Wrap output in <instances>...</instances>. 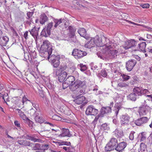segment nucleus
I'll use <instances>...</instances> for the list:
<instances>
[{"mask_svg": "<svg viewBox=\"0 0 152 152\" xmlns=\"http://www.w3.org/2000/svg\"><path fill=\"white\" fill-rule=\"evenodd\" d=\"M118 143V140L115 137L110 138L109 142L106 144L105 147L106 151H110L115 150Z\"/></svg>", "mask_w": 152, "mask_h": 152, "instance_id": "nucleus-3", "label": "nucleus"}, {"mask_svg": "<svg viewBox=\"0 0 152 152\" xmlns=\"http://www.w3.org/2000/svg\"><path fill=\"white\" fill-rule=\"evenodd\" d=\"M120 123L122 126H127L129 125L130 117L127 114H125L121 116Z\"/></svg>", "mask_w": 152, "mask_h": 152, "instance_id": "nucleus-11", "label": "nucleus"}, {"mask_svg": "<svg viewBox=\"0 0 152 152\" xmlns=\"http://www.w3.org/2000/svg\"><path fill=\"white\" fill-rule=\"evenodd\" d=\"M135 133V132L133 131L131 132L130 133L129 136V138L130 140H132L134 139V134Z\"/></svg>", "mask_w": 152, "mask_h": 152, "instance_id": "nucleus-53", "label": "nucleus"}, {"mask_svg": "<svg viewBox=\"0 0 152 152\" xmlns=\"http://www.w3.org/2000/svg\"><path fill=\"white\" fill-rule=\"evenodd\" d=\"M121 108V105L120 104L117 103L114 107V109L113 111L115 112V114L116 116H117L118 113L120 110Z\"/></svg>", "mask_w": 152, "mask_h": 152, "instance_id": "nucleus-30", "label": "nucleus"}, {"mask_svg": "<svg viewBox=\"0 0 152 152\" xmlns=\"http://www.w3.org/2000/svg\"><path fill=\"white\" fill-rule=\"evenodd\" d=\"M146 137L144 135L142 134L141 137L140 141H144L146 139Z\"/></svg>", "mask_w": 152, "mask_h": 152, "instance_id": "nucleus-64", "label": "nucleus"}, {"mask_svg": "<svg viewBox=\"0 0 152 152\" xmlns=\"http://www.w3.org/2000/svg\"><path fill=\"white\" fill-rule=\"evenodd\" d=\"M32 106L36 109L37 110H38L39 105L34 102H32Z\"/></svg>", "mask_w": 152, "mask_h": 152, "instance_id": "nucleus-59", "label": "nucleus"}, {"mask_svg": "<svg viewBox=\"0 0 152 152\" xmlns=\"http://www.w3.org/2000/svg\"><path fill=\"white\" fill-rule=\"evenodd\" d=\"M36 122L41 124L45 122V120L41 116H39L38 117L34 118Z\"/></svg>", "mask_w": 152, "mask_h": 152, "instance_id": "nucleus-36", "label": "nucleus"}, {"mask_svg": "<svg viewBox=\"0 0 152 152\" xmlns=\"http://www.w3.org/2000/svg\"><path fill=\"white\" fill-rule=\"evenodd\" d=\"M122 77L124 80H127L129 79L130 77L129 76L125 75H123Z\"/></svg>", "mask_w": 152, "mask_h": 152, "instance_id": "nucleus-56", "label": "nucleus"}, {"mask_svg": "<svg viewBox=\"0 0 152 152\" xmlns=\"http://www.w3.org/2000/svg\"><path fill=\"white\" fill-rule=\"evenodd\" d=\"M56 75L58 76V80L60 82H63L64 81L66 77L67 74L66 72L62 70L60 68L58 69L56 72Z\"/></svg>", "mask_w": 152, "mask_h": 152, "instance_id": "nucleus-7", "label": "nucleus"}, {"mask_svg": "<svg viewBox=\"0 0 152 152\" xmlns=\"http://www.w3.org/2000/svg\"><path fill=\"white\" fill-rule=\"evenodd\" d=\"M25 137L26 139L31 140L34 142H40L41 141L40 139L37 138L38 136L36 134L26 135Z\"/></svg>", "mask_w": 152, "mask_h": 152, "instance_id": "nucleus-17", "label": "nucleus"}, {"mask_svg": "<svg viewBox=\"0 0 152 152\" xmlns=\"http://www.w3.org/2000/svg\"><path fill=\"white\" fill-rule=\"evenodd\" d=\"M41 35L42 36L45 37H47L50 35H48L45 28H43L41 32Z\"/></svg>", "mask_w": 152, "mask_h": 152, "instance_id": "nucleus-45", "label": "nucleus"}, {"mask_svg": "<svg viewBox=\"0 0 152 152\" xmlns=\"http://www.w3.org/2000/svg\"><path fill=\"white\" fill-rule=\"evenodd\" d=\"M16 110L18 111V113L20 117L23 120L26 121L27 122L28 121L29 123H30V122H31V121L26 117V115H25L24 112L20 110L17 109H16Z\"/></svg>", "mask_w": 152, "mask_h": 152, "instance_id": "nucleus-24", "label": "nucleus"}, {"mask_svg": "<svg viewBox=\"0 0 152 152\" xmlns=\"http://www.w3.org/2000/svg\"><path fill=\"white\" fill-rule=\"evenodd\" d=\"M100 112V113L99 114L100 115H102L106 113L104 107H102V108Z\"/></svg>", "mask_w": 152, "mask_h": 152, "instance_id": "nucleus-60", "label": "nucleus"}, {"mask_svg": "<svg viewBox=\"0 0 152 152\" xmlns=\"http://www.w3.org/2000/svg\"><path fill=\"white\" fill-rule=\"evenodd\" d=\"M56 144L58 146L63 145L69 146L71 145V143L70 142L63 141L61 142H57Z\"/></svg>", "mask_w": 152, "mask_h": 152, "instance_id": "nucleus-39", "label": "nucleus"}, {"mask_svg": "<svg viewBox=\"0 0 152 152\" xmlns=\"http://www.w3.org/2000/svg\"><path fill=\"white\" fill-rule=\"evenodd\" d=\"M85 112L86 114L87 115L95 116L98 113V111L97 109L95 108L94 106L90 105L86 108Z\"/></svg>", "mask_w": 152, "mask_h": 152, "instance_id": "nucleus-10", "label": "nucleus"}, {"mask_svg": "<svg viewBox=\"0 0 152 152\" xmlns=\"http://www.w3.org/2000/svg\"><path fill=\"white\" fill-rule=\"evenodd\" d=\"M136 87L134 88L133 90V92L128 96V98L132 101H135L137 98H139L140 95Z\"/></svg>", "mask_w": 152, "mask_h": 152, "instance_id": "nucleus-12", "label": "nucleus"}, {"mask_svg": "<svg viewBox=\"0 0 152 152\" xmlns=\"http://www.w3.org/2000/svg\"><path fill=\"white\" fill-rule=\"evenodd\" d=\"M40 50L43 57H46L51 54L52 48L50 42L48 40H44L40 48Z\"/></svg>", "mask_w": 152, "mask_h": 152, "instance_id": "nucleus-1", "label": "nucleus"}, {"mask_svg": "<svg viewBox=\"0 0 152 152\" xmlns=\"http://www.w3.org/2000/svg\"><path fill=\"white\" fill-rule=\"evenodd\" d=\"M145 144L142 143L140 144V148L139 149V152H148Z\"/></svg>", "mask_w": 152, "mask_h": 152, "instance_id": "nucleus-33", "label": "nucleus"}, {"mask_svg": "<svg viewBox=\"0 0 152 152\" xmlns=\"http://www.w3.org/2000/svg\"><path fill=\"white\" fill-rule=\"evenodd\" d=\"M5 134L7 136V137L9 138H11L12 139V140H14L15 139V138H14L12 137H11V136L9 135L8 134V131L7 130L5 132Z\"/></svg>", "mask_w": 152, "mask_h": 152, "instance_id": "nucleus-61", "label": "nucleus"}, {"mask_svg": "<svg viewBox=\"0 0 152 152\" xmlns=\"http://www.w3.org/2000/svg\"><path fill=\"white\" fill-rule=\"evenodd\" d=\"M59 137L67 136L70 137L72 136V134L70 133L68 129L62 128L61 130V133L59 135Z\"/></svg>", "mask_w": 152, "mask_h": 152, "instance_id": "nucleus-19", "label": "nucleus"}, {"mask_svg": "<svg viewBox=\"0 0 152 152\" xmlns=\"http://www.w3.org/2000/svg\"><path fill=\"white\" fill-rule=\"evenodd\" d=\"M74 86H73L74 90L77 89L80 87L85 88L86 86L85 81H82L80 80H76L74 83Z\"/></svg>", "mask_w": 152, "mask_h": 152, "instance_id": "nucleus-15", "label": "nucleus"}, {"mask_svg": "<svg viewBox=\"0 0 152 152\" xmlns=\"http://www.w3.org/2000/svg\"><path fill=\"white\" fill-rule=\"evenodd\" d=\"M3 41L2 42L4 45L6 46L9 40V39L7 36H5L2 37Z\"/></svg>", "mask_w": 152, "mask_h": 152, "instance_id": "nucleus-41", "label": "nucleus"}, {"mask_svg": "<svg viewBox=\"0 0 152 152\" xmlns=\"http://www.w3.org/2000/svg\"><path fill=\"white\" fill-rule=\"evenodd\" d=\"M128 86L127 84L123 82L119 83L118 84V86L121 87H126Z\"/></svg>", "mask_w": 152, "mask_h": 152, "instance_id": "nucleus-51", "label": "nucleus"}, {"mask_svg": "<svg viewBox=\"0 0 152 152\" xmlns=\"http://www.w3.org/2000/svg\"><path fill=\"white\" fill-rule=\"evenodd\" d=\"M68 39H65V40H67L68 41H70L71 42H76V37H75V36H72V35L69 36V38Z\"/></svg>", "mask_w": 152, "mask_h": 152, "instance_id": "nucleus-44", "label": "nucleus"}, {"mask_svg": "<svg viewBox=\"0 0 152 152\" xmlns=\"http://www.w3.org/2000/svg\"><path fill=\"white\" fill-rule=\"evenodd\" d=\"M73 98L75 99L73 101L76 104H82V105L84 106L87 102L86 101V98L83 96L81 95L75 96H73Z\"/></svg>", "mask_w": 152, "mask_h": 152, "instance_id": "nucleus-8", "label": "nucleus"}, {"mask_svg": "<svg viewBox=\"0 0 152 152\" xmlns=\"http://www.w3.org/2000/svg\"><path fill=\"white\" fill-rule=\"evenodd\" d=\"M53 26V23L51 22L49 23L46 27V31L48 35H50L52 28Z\"/></svg>", "mask_w": 152, "mask_h": 152, "instance_id": "nucleus-29", "label": "nucleus"}, {"mask_svg": "<svg viewBox=\"0 0 152 152\" xmlns=\"http://www.w3.org/2000/svg\"><path fill=\"white\" fill-rule=\"evenodd\" d=\"M109 129V128L107 124L106 123H104L102 124L101 126V129L102 130H107Z\"/></svg>", "mask_w": 152, "mask_h": 152, "instance_id": "nucleus-40", "label": "nucleus"}, {"mask_svg": "<svg viewBox=\"0 0 152 152\" xmlns=\"http://www.w3.org/2000/svg\"><path fill=\"white\" fill-rule=\"evenodd\" d=\"M137 44V41L134 39H131L125 41L123 47L125 50H127L132 47H135Z\"/></svg>", "mask_w": 152, "mask_h": 152, "instance_id": "nucleus-9", "label": "nucleus"}, {"mask_svg": "<svg viewBox=\"0 0 152 152\" xmlns=\"http://www.w3.org/2000/svg\"><path fill=\"white\" fill-rule=\"evenodd\" d=\"M18 140L17 142L19 144L26 146H29L30 142V141L23 139L21 137H18Z\"/></svg>", "mask_w": 152, "mask_h": 152, "instance_id": "nucleus-23", "label": "nucleus"}, {"mask_svg": "<svg viewBox=\"0 0 152 152\" xmlns=\"http://www.w3.org/2000/svg\"><path fill=\"white\" fill-rule=\"evenodd\" d=\"M75 78L74 76H70L67 78L66 80L63 83V88L65 89L68 86L73 87L74 86Z\"/></svg>", "mask_w": 152, "mask_h": 152, "instance_id": "nucleus-6", "label": "nucleus"}, {"mask_svg": "<svg viewBox=\"0 0 152 152\" xmlns=\"http://www.w3.org/2000/svg\"><path fill=\"white\" fill-rule=\"evenodd\" d=\"M112 48L111 45H106L102 48V52L106 54H108L107 57L110 59L116 58L118 53L117 50H113Z\"/></svg>", "mask_w": 152, "mask_h": 152, "instance_id": "nucleus-2", "label": "nucleus"}, {"mask_svg": "<svg viewBox=\"0 0 152 152\" xmlns=\"http://www.w3.org/2000/svg\"><path fill=\"white\" fill-rule=\"evenodd\" d=\"M34 8H33L31 10L32 12H27L26 15L27 17H26V19L27 20H30L31 21L33 19V15L34 13Z\"/></svg>", "mask_w": 152, "mask_h": 152, "instance_id": "nucleus-32", "label": "nucleus"}, {"mask_svg": "<svg viewBox=\"0 0 152 152\" xmlns=\"http://www.w3.org/2000/svg\"><path fill=\"white\" fill-rule=\"evenodd\" d=\"M14 124L15 126L18 127L19 129H20V123L18 121H14Z\"/></svg>", "mask_w": 152, "mask_h": 152, "instance_id": "nucleus-57", "label": "nucleus"}, {"mask_svg": "<svg viewBox=\"0 0 152 152\" xmlns=\"http://www.w3.org/2000/svg\"><path fill=\"white\" fill-rule=\"evenodd\" d=\"M51 54L48 55L46 57H44L45 58H47L50 62H52L56 61V60L58 59V60H59L60 58V56L57 55L56 56L55 55H51Z\"/></svg>", "mask_w": 152, "mask_h": 152, "instance_id": "nucleus-20", "label": "nucleus"}, {"mask_svg": "<svg viewBox=\"0 0 152 152\" xmlns=\"http://www.w3.org/2000/svg\"><path fill=\"white\" fill-rule=\"evenodd\" d=\"M48 20V18L47 16L44 13L41 14L39 18V22L40 23L43 25L47 22Z\"/></svg>", "mask_w": 152, "mask_h": 152, "instance_id": "nucleus-21", "label": "nucleus"}, {"mask_svg": "<svg viewBox=\"0 0 152 152\" xmlns=\"http://www.w3.org/2000/svg\"><path fill=\"white\" fill-rule=\"evenodd\" d=\"M140 6L143 8H147L149 7L150 5L148 4H141Z\"/></svg>", "mask_w": 152, "mask_h": 152, "instance_id": "nucleus-54", "label": "nucleus"}, {"mask_svg": "<svg viewBox=\"0 0 152 152\" xmlns=\"http://www.w3.org/2000/svg\"><path fill=\"white\" fill-rule=\"evenodd\" d=\"M28 31H26L24 34L23 37L26 39L28 38Z\"/></svg>", "mask_w": 152, "mask_h": 152, "instance_id": "nucleus-63", "label": "nucleus"}, {"mask_svg": "<svg viewBox=\"0 0 152 152\" xmlns=\"http://www.w3.org/2000/svg\"><path fill=\"white\" fill-rule=\"evenodd\" d=\"M146 44L145 42H142L138 44V47L139 49L143 53H145L146 51L145 49Z\"/></svg>", "mask_w": 152, "mask_h": 152, "instance_id": "nucleus-28", "label": "nucleus"}, {"mask_svg": "<svg viewBox=\"0 0 152 152\" xmlns=\"http://www.w3.org/2000/svg\"><path fill=\"white\" fill-rule=\"evenodd\" d=\"M68 28L69 30V36L72 35V36H75V32L76 31V30L71 26H69L68 27Z\"/></svg>", "mask_w": 152, "mask_h": 152, "instance_id": "nucleus-35", "label": "nucleus"}, {"mask_svg": "<svg viewBox=\"0 0 152 152\" xmlns=\"http://www.w3.org/2000/svg\"><path fill=\"white\" fill-rule=\"evenodd\" d=\"M50 62L53 67L55 68L58 67L60 64L59 60H58V59L56 60V61Z\"/></svg>", "mask_w": 152, "mask_h": 152, "instance_id": "nucleus-38", "label": "nucleus"}, {"mask_svg": "<svg viewBox=\"0 0 152 152\" xmlns=\"http://www.w3.org/2000/svg\"><path fill=\"white\" fill-rule=\"evenodd\" d=\"M127 145V143L123 141L118 143L115 150L118 152H122L124 151Z\"/></svg>", "mask_w": 152, "mask_h": 152, "instance_id": "nucleus-14", "label": "nucleus"}, {"mask_svg": "<svg viewBox=\"0 0 152 152\" xmlns=\"http://www.w3.org/2000/svg\"><path fill=\"white\" fill-rule=\"evenodd\" d=\"M87 39L89 40V41L85 45V48H91L94 47L95 45L97 46H101L102 45H100V43L99 42V39L96 38H91L89 37Z\"/></svg>", "mask_w": 152, "mask_h": 152, "instance_id": "nucleus-4", "label": "nucleus"}, {"mask_svg": "<svg viewBox=\"0 0 152 152\" xmlns=\"http://www.w3.org/2000/svg\"><path fill=\"white\" fill-rule=\"evenodd\" d=\"M22 102L23 103V104H24V103L26 102L27 101H29L30 102V100H28L26 97H25V96H23L22 99Z\"/></svg>", "mask_w": 152, "mask_h": 152, "instance_id": "nucleus-58", "label": "nucleus"}, {"mask_svg": "<svg viewBox=\"0 0 152 152\" xmlns=\"http://www.w3.org/2000/svg\"><path fill=\"white\" fill-rule=\"evenodd\" d=\"M65 21V20L64 19H57L53 18V23H54V25H53V27L54 28H56L57 27V26L59 25L60 24L62 25Z\"/></svg>", "mask_w": 152, "mask_h": 152, "instance_id": "nucleus-22", "label": "nucleus"}, {"mask_svg": "<svg viewBox=\"0 0 152 152\" xmlns=\"http://www.w3.org/2000/svg\"><path fill=\"white\" fill-rule=\"evenodd\" d=\"M149 107L146 105H143L139 109V114L140 117L142 115H145L148 113Z\"/></svg>", "mask_w": 152, "mask_h": 152, "instance_id": "nucleus-16", "label": "nucleus"}, {"mask_svg": "<svg viewBox=\"0 0 152 152\" xmlns=\"http://www.w3.org/2000/svg\"><path fill=\"white\" fill-rule=\"evenodd\" d=\"M143 124L146 123L148 120V118L147 117H143L140 118Z\"/></svg>", "mask_w": 152, "mask_h": 152, "instance_id": "nucleus-52", "label": "nucleus"}, {"mask_svg": "<svg viewBox=\"0 0 152 152\" xmlns=\"http://www.w3.org/2000/svg\"><path fill=\"white\" fill-rule=\"evenodd\" d=\"M115 136L117 138H121L124 136V133L121 130H119L118 129H116L113 132Z\"/></svg>", "mask_w": 152, "mask_h": 152, "instance_id": "nucleus-27", "label": "nucleus"}, {"mask_svg": "<svg viewBox=\"0 0 152 152\" xmlns=\"http://www.w3.org/2000/svg\"><path fill=\"white\" fill-rule=\"evenodd\" d=\"M138 91L139 92V94L140 96L145 94H148L150 92L148 90V88H147L145 89L142 87H136Z\"/></svg>", "mask_w": 152, "mask_h": 152, "instance_id": "nucleus-18", "label": "nucleus"}, {"mask_svg": "<svg viewBox=\"0 0 152 152\" xmlns=\"http://www.w3.org/2000/svg\"><path fill=\"white\" fill-rule=\"evenodd\" d=\"M28 31L30 32V34L34 37H37V36L38 35V32L36 30L35 27H34L31 30H29Z\"/></svg>", "mask_w": 152, "mask_h": 152, "instance_id": "nucleus-31", "label": "nucleus"}, {"mask_svg": "<svg viewBox=\"0 0 152 152\" xmlns=\"http://www.w3.org/2000/svg\"><path fill=\"white\" fill-rule=\"evenodd\" d=\"M79 66L81 71H84L86 70L87 67L86 65H83L82 64H81Z\"/></svg>", "mask_w": 152, "mask_h": 152, "instance_id": "nucleus-47", "label": "nucleus"}, {"mask_svg": "<svg viewBox=\"0 0 152 152\" xmlns=\"http://www.w3.org/2000/svg\"><path fill=\"white\" fill-rule=\"evenodd\" d=\"M100 73L101 75L104 77H106L107 75V73L105 70H102L101 71Z\"/></svg>", "mask_w": 152, "mask_h": 152, "instance_id": "nucleus-50", "label": "nucleus"}, {"mask_svg": "<svg viewBox=\"0 0 152 152\" xmlns=\"http://www.w3.org/2000/svg\"><path fill=\"white\" fill-rule=\"evenodd\" d=\"M77 31L80 36L84 37L86 39H87L89 38V37L86 35V30L84 28H80Z\"/></svg>", "mask_w": 152, "mask_h": 152, "instance_id": "nucleus-25", "label": "nucleus"}, {"mask_svg": "<svg viewBox=\"0 0 152 152\" xmlns=\"http://www.w3.org/2000/svg\"><path fill=\"white\" fill-rule=\"evenodd\" d=\"M53 119L56 120L60 121L61 120V118L57 115H54L52 116Z\"/></svg>", "mask_w": 152, "mask_h": 152, "instance_id": "nucleus-48", "label": "nucleus"}, {"mask_svg": "<svg viewBox=\"0 0 152 152\" xmlns=\"http://www.w3.org/2000/svg\"><path fill=\"white\" fill-rule=\"evenodd\" d=\"M134 123L137 125L138 126H141L142 124H143L140 118L135 121Z\"/></svg>", "mask_w": 152, "mask_h": 152, "instance_id": "nucleus-46", "label": "nucleus"}, {"mask_svg": "<svg viewBox=\"0 0 152 152\" xmlns=\"http://www.w3.org/2000/svg\"><path fill=\"white\" fill-rule=\"evenodd\" d=\"M72 148V147H69L68 148H67L66 147H63V149H64L66 151L67 150H68V151L69 152H70L71 151L70 149L71 148Z\"/></svg>", "mask_w": 152, "mask_h": 152, "instance_id": "nucleus-62", "label": "nucleus"}, {"mask_svg": "<svg viewBox=\"0 0 152 152\" xmlns=\"http://www.w3.org/2000/svg\"><path fill=\"white\" fill-rule=\"evenodd\" d=\"M113 104L114 103L113 102H111L110 103V105L109 107H104L106 113H109L111 112V108L113 107Z\"/></svg>", "mask_w": 152, "mask_h": 152, "instance_id": "nucleus-34", "label": "nucleus"}, {"mask_svg": "<svg viewBox=\"0 0 152 152\" xmlns=\"http://www.w3.org/2000/svg\"><path fill=\"white\" fill-rule=\"evenodd\" d=\"M133 78V80H131L130 82L132 84H133L134 83H136L137 81V78L136 76H134Z\"/></svg>", "mask_w": 152, "mask_h": 152, "instance_id": "nucleus-55", "label": "nucleus"}, {"mask_svg": "<svg viewBox=\"0 0 152 152\" xmlns=\"http://www.w3.org/2000/svg\"><path fill=\"white\" fill-rule=\"evenodd\" d=\"M100 116L101 115L99 114L96 115L95 117L94 120L92 123L91 124L92 125L94 126V128L95 127L97 123V121L99 119Z\"/></svg>", "mask_w": 152, "mask_h": 152, "instance_id": "nucleus-37", "label": "nucleus"}, {"mask_svg": "<svg viewBox=\"0 0 152 152\" xmlns=\"http://www.w3.org/2000/svg\"><path fill=\"white\" fill-rule=\"evenodd\" d=\"M40 110H38L36 111H35L33 114V116L34 117V118L38 117L39 116V115H41V113L40 111Z\"/></svg>", "mask_w": 152, "mask_h": 152, "instance_id": "nucleus-42", "label": "nucleus"}, {"mask_svg": "<svg viewBox=\"0 0 152 152\" xmlns=\"http://www.w3.org/2000/svg\"><path fill=\"white\" fill-rule=\"evenodd\" d=\"M48 145L46 144L45 145H42L41 147H40V150H41L43 152L48 149Z\"/></svg>", "mask_w": 152, "mask_h": 152, "instance_id": "nucleus-49", "label": "nucleus"}, {"mask_svg": "<svg viewBox=\"0 0 152 152\" xmlns=\"http://www.w3.org/2000/svg\"><path fill=\"white\" fill-rule=\"evenodd\" d=\"M87 53L85 51H83L78 49H74L72 53V55L75 58L78 59L83 58L87 55Z\"/></svg>", "mask_w": 152, "mask_h": 152, "instance_id": "nucleus-5", "label": "nucleus"}, {"mask_svg": "<svg viewBox=\"0 0 152 152\" xmlns=\"http://www.w3.org/2000/svg\"><path fill=\"white\" fill-rule=\"evenodd\" d=\"M137 63L136 61L134 59L129 60L126 63V67L128 71H130L133 69Z\"/></svg>", "mask_w": 152, "mask_h": 152, "instance_id": "nucleus-13", "label": "nucleus"}, {"mask_svg": "<svg viewBox=\"0 0 152 152\" xmlns=\"http://www.w3.org/2000/svg\"><path fill=\"white\" fill-rule=\"evenodd\" d=\"M71 113V110L67 107H66L64 110V113L66 115H70Z\"/></svg>", "mask_w": 152, "mask_h": 152, "instance_id": "nucleus-43", "label": "nucleus"}, {"mask_svg": "<svg viewBox=\"0 0 152 152\" xmlns=\"http://www.w3.org/2000/svg\"><path fill=\"white\" fill-rule=\"evenodd\" d=\"M29 146L31 147V149L33 151H36L40 150V144L39 143H34L30 142Z\"/></svg>", "mask_w": 152, "mask_h": 152, "instance_id": "nucleus-26", "label": "nucleus"}]
</instances>
